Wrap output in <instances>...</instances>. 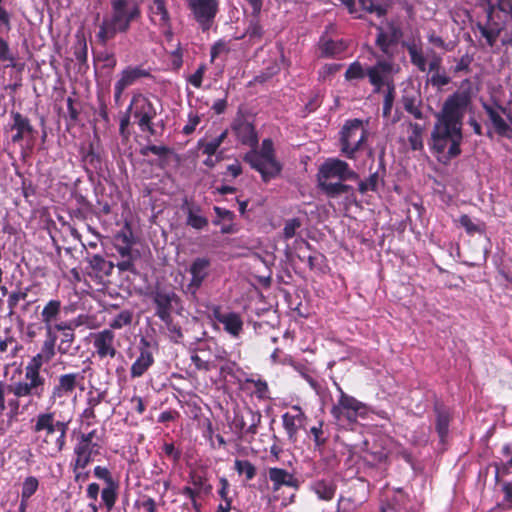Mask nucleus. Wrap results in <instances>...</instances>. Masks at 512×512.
<instances>
[{
	"label": "nucleus",
	"mask_w": 512,
	"mask_h": 512,
	"mask_svg": "<svg viewBox=\"0 0 512 512\" xmlns=\"http://www.w3.org/2000/svg\"><path fill=\"white\" fill-rule=\"evenodd\" d=\"M365 456L364 459L371 465L385 463L389 456V451L384 447L381 441H375L371 446L368 442H364Z\"/></svg>",
	"instance_id": "obj_34"
},
{
	"label": "nucleus",
	"mask_w": 512,
	"mask_h": 512,
	"mask_svg": "<svg viewBox=\"0 0 512 512\" xmlns=\"http://www.w3.org/2000/svg\"><path fill=\"white\" fill-rule=\"evenodd\" d=\"M212 317L223 326L224 331L232 338L238 339L243 333L244 321L241 314L234 311H223L218 305L212 307Z\"/></svg>",
	"instance_id": "obj_18"
},
{
	"label": "nucleus",
	"mask_w": 512,
	"mask_h": 512,
	"mask_svg": "<svg viewBox=\"0 0 512 512\" xmlns=\"http://www.w3.org/2000/svg\"><path fill=\"white\" fill-rule=\"evenodd\" d=\"M261 418L262 415L259 411L246 407L234 414L232 425L240 436L250 435L254 437L258 432Z\"/></svg>",
	"instance_id": "obj_17"
},
{
	"label": "nucleus",
	"mask_w": 512,
	"mask_h": 512,
	"mask_svg": "<svg viewBox=\"0 0 512 512\" xmlns=\"http://www.w3.org/2000/svg\"><path fill=\"white\" fill-rule=\"evenodd\" d=\"M246 383L252 384L254 386V388H255L254 394L256 395V397L258 399L264 400V399L270 398L269 387L265 380H262L260 378H258V379L248 378V379H246Z\"/></svg>",
	"instance_id": "obj_49"
},
{
	"label": "nucleus",
	"mask_w": 512,
	"mask_h": 512,
	"mask_svg": "<svg viewBox=\"0 0 512 512\" xmlns=\"http://www.w3.org/2000/svg\"><path fill=\"white\" fill-rule=\"evenodd\" d=\"M203 344L198 347V353L191 355V361L198 370L209 371L212 368V363L209 359H205L200 353L204 352Z\"/></svg>",
	"instance_id": "obj_52"
},
{
	"label": "nucleus",
	"mask_w": 512,
	"mask_h": 512,
	"mask_svg": "<svg viewBox=\"0 0 512 512\" xmlns=\"http://www.w3.org/2000/svg\"><path fill=\"white\" fill-rule=\"evenodd\" d=\"M133 313L130 310H122L109 323L110 329H122L131 324Z\"/></svg>",
	"instance_id": "obj_47"
},
{
	"label": "nucleus",
	"mask_w": 512,
	"mask_h": 512,
	"mask_svg": "<svg viewBox=\"0 0 512 512\" xmlns=\"http://www.w3.org/2000/svg\"><path fill=\"white\" fill-rule=\"evenodd\" d=\"M10 116L12 122L6 126L5 131L12 132L11 142L19 145L22 156L26 157L35 146L37 130L30 119L21 113L12 111Z\"/></svg>",
	"instance_id": "obj_8"
},
{
	"label": "nucleus",
	"mask_w": 512,
	"mask_h": 512,
	"mask_svg": "<svg viewBox=\"0 0 512 512\" xmlns=\"http://www.w3.org/2000/svg\"><path fill=\"white\" fill-rule=\"evenodd\" d=\"M459 224L466 230L468 234L474 233H482L483 225L480 223L474 222L468 215H461L459 220Z\"/></svg>",
	"instance_id": "obj_54"
},
{
	"label": "nucleus",
	"mask_w": 512,
	"mask_h": 512,
	"mask_svg": "<svg viewBox=\"0 0 512 512\" xmlns=\"http://www.w3.org/2000/svg\"><path fill=\"white\" fill-rule=\"evenodd\" d=\"M127 110L132 113L135 122L142 132H148L151 135L155 134L156 131L152 121L157 116V109L148 97L141 93H135Z\"/></svg>",
	"instance_id": "obj_11"
},
{
	"label": "nucleus",
	"mask_w": 512,
	"mask_h": 512,
	"mask_svg": "<svg viewBox=\"0 0 512 512\" xmlns=\"http://www.w3.org/2000/svg\"><path fill=\"white\" fill-rule=\"evenodd\" d=\"M107 391L100 389H91L87 392L86 396V407L80 414V420L86 427L93 426L98 422L97 409L106 401Z\"/></svg>",
	"instance_id": "obj_22"
},
{
	"label": "nucleus",
	"mask_w": 512,
	"mask_h": 512,
	"mask_svg": "<svg viewBox=\"0 0 512 512\" xmlns=\"http://www.w3.org/2000/svg\"><path fill=\"white\" fill-rule=\"evenodd\" d=\"M301 226V221L298 218H292L285 223L283 234L285 239H290L295 236L297 229Z\"/></svg>",
	"instance_id": "obj_64"
},
{
	"label": "nucleus",
	"mask_w": 512,
	"mask_h": 512,
	"mask_svg": "<svg viewBox=\"0 0 512 512\" xmlns=\"http://www.w3.org/2000/svg\"><path fill=\"white\" fill-rule=\"evenodd\" d=\"M434 412L436 415L435 428L441 439L444 441L445 437L449 432V424H450V413L448 409L440 404H436L434 407Z\"/></svg>",
	"instance_id": "obj_37"
},
{
	"label": "nucleus",
	"mask_w": 512,
	"mask_h": 512,
	"mask_svg": "<svg viewBox=\"0 0 512 512\" xmlns=\"http://www.w3.org/2000/svg\"><path fill=\"white\" fill-rule=\"evenodd\" d=\"M146 77H150V72L142 66H127L119 74V78L116 83L124 89H127L137 83L140 79Z\"/></svg>",
	"instance_id": "obj_31"
},
{
	"label": "nucleus",
	"mask_w": 512,
	"mask_h": 512,
	"mask_svg": "<svg viewBox=\"0 0 512 512\" xmlns=\"http://www.w3.org/2000/svg\"><path fill=\"white\" fill-rule=\"evenodd\" d=\"M182 209L185 211L187 218L186 224L196 230H202L208 225L207 217L202 215V208L187 199L184 201Z\"/></svg>",
	"instance_id": "obj_30"
},
{
	"label": "nucleus",
	"mask_w": 512,
	"mask_h": 512,
	"mask_svg": "<svg viewBox=\"0 0 512 512\" xmlns=\"http://www.w3.org/2000/svg\"><path fill=\"white\" fill-rule=\"evenodd\" d=\"M358 178V174L349 167L347 162L337 158L327 159L320 166L317 174L318 186L327 197H344L348 201L355 199L354 188L343 182Z\"/></svg>",
	"instance_id": "obj_3"
},
{
	"label": "nucleus",
	"mask_w": 512,
	"mask_h": 512,
	"mask_svg": "<svg viewBox=\"0 0 512 512\" xmlns=\"http://www.w3.org/2000/svg\"><path fill=\"white\" fill-rule=\"evenodd\" d=\"M25 383L29 384V380H27L26 374L24 373V378L21 381H17L14 384L7 385L8 393H12L14 398L9 399L7 406L9 408L8 417L10 420L17 421L18 416L23 412L24 408L21 409L20 399L25 397L36 398L38 400L44 397L47 386H42V389L36 390V388L32 387L31 389L23 388Z\"/></svg>",
	"instance_id": "obj_13"
},
{
	"label": "nucleus",
	"mask_w": 512,
	"mask_h": 512,
	"mask_svg": "<svg viewBox=\"0 0 512 512\" xmlns=\"http://www.w3.org/2000/svg\"><path fill=\"white\" fill-rule=\"evenodd\" d=\"M70 420L57 419L54 411H43L31 419L37 452L46 458L62 453L67 443Z\"/></svg>",
	"instance_id": "obj_2"
},
{
	"label": "nucleus",
	"mask_w": 512,
	"mask_h": 512,
	"mask_svg": "<svg viewBox=\"0 0 512 512\" xmlns=\"http://www.w3.org/2000/svg\"><path fill=\"white\" fill-rule=\"evenodd\" d=\"M268 475L273 483V491H278L282 486L296 488L297 479L287 470L277 467L269 468Z\"/></svg>",
	"instance_id": "obj_32"
},
{
	"label": "nucleus",
	"mask_w": 512,
	"mask_h": 512,
	"mask_svg": "<svg viewBox=\"0 0 512 512\" xmlns=\"http://www.w3.org/2000/svg\"><path fill=\"white\" fill-rule=\"evenodd\" d=\"M483 109L493 127L494 132L504 138H512V126L504 119L503 115H507L512 123V116L509 115L507 109L500 105H491L483 103Z\"/></svg>",
	"instance_id": "obj_19"
},
{
	"label": "nucleus",
	"mask_w": 512,
	"mask_h": 512,
	"mask_svg": "<svg viewBox=\"0 0 512 512\" xmlns=\"http://www.w3.org/2000/svg\"><path fill=\"white\" fill-rule=\"evenodd\" d=\"M3 0H0V33L11 30V13L3 6Z\"/></svg>",
	"instance_id": "obj_60"
},
{
	"label": "nucleus",
	"mask_w": 512,
	"mask_h": 512,
	"mask_svg": "<svg viewBox=\"0 0 512 512\" xmlns=\"http://www.w3.org/2000/svg\"><path fill=\"white\" fill-rule=\"evenodd\" d=\"M323 423L319 422L317 426H313L310 428V433L313 436V440L316 448H321L325 445L327 438L324 436V432L322 429Z\"/></svg>",
	"instance_id": "obj_61"
},
{
	"label": "nucleus",
	"mask_w": 512,
	"mask_h": 512,
	"mask_svg": "<svg viewBox=\"0 0 512 512\" xmlns=\"http://www.w3.org/2000/svg\"><path fill=\"white\" fill-rule=\"evenodd\" d=\"M234 469L238 474H244L247 480H252L256 475V467L248 460L236 459Z\"/></svg>",
	"instance_id": "obj_48"
},
{
	"label": "nucleus",
	"mask_w": 512,
	"mask_h": 512,
	"mask_svg": "<svg viewBox=\"0 0 512 512\" xmlns=\"http://www.w3.org/2000/svg\"><path fill=\"white\" fill-rule=\"evenodd\" d=\"M210 270L211 260L208 257H197L193 259L188 269L191 280L187 284V293L195 297L205 279L209 276Z\"/></svg>",
	"instance_id": "obj_21"
},
{
	"label": "nucleus",
	"mask_w": 512,
	"mask_h": 512,
	"mask_svg": "<svg viewBox=\"0 0 512 512\" xmlns=\"http://www.w3.org/2000/svg\"><path fill=\"white\" fill-rule=\"evenodd\" d=\"M340 134V150L342 154L349 159H354L355 153L361 149L362 144L368 136V131L363 121L359 119L346 121Z\"/></svg>",
	"instance_id": "obj_9"
},
{
	"label": "nucleus",
	"mask_w": 512,
	"mask_h": 512,
	"mask_svg": "<svg viewBox=\"0 0 512 512\" xmlns=\"http://www.w3.org/2000/svg\"><path fill=\"white\" fill-rule=\"evenodd\" d=\"M139 354L130 368L132 379L142 377L154 364V352L156 348L145 338H142L138 346Z\"/></svg>",
	"instance_id": "obj_20"
},
{
	"label": "nucleus",
	"mask_w": 512,
	"mask_h": 512,
	"mask_svg": "<svg viewBox=\"0 0 512 512\" xmlns=\"http://www.w3.org/2000/svg\"><path fill=\"white\" fill-rule=\"evenodd\" d=\"M111 12L105 16L96 35L105 45L118 33H126L131 23L140 17V8L134 0H110Z\"/></svg>",
	"instance_id": "obj_4"
},
{
	"label": "nucleus",
	"mask_w": 512,
	"mask_h": 512,
	"mask_svg": "<svg viewBox=\"0 0 512 512\" xmlns=\"http://www.w3.org/2000/svg\"><path fill=\"white\" fill-rule=\"evenodd\" d=\"M399 38L400 34L395 28H390L389 30H384L381 27L377 28L376 45L383 54L389 57L394 55V50Z\"/></svg>",
	"instance_id": "obj_28"
},
{
	"label": "nucleus",
	"mask_w": 512,
	"mask_h": 512,
	"mask_svg": "<svg viewBox=\"0 0 512 512\" xmlns=\"http://www.w3.org/2000/svg\"><path fill=\"white\" fill-rule=\"evenodd\" d=\"M119 482L105 485L101 490V500L107 512H110L118 498Z\"/></svg>",
	"instance_id": "obj_40"
},
{
	"label": "nucleus",
	"mask_w": 512,
	"mask_h": 512,
	"mask_svg": "<svg viewBox=\"0 0 512 512\" xmlns=\"http://www.w3.org/2000/svg\"><path fill=\"white\" fill-rule=\"evenodd\" d=\"M380 182H382L381 177L379 176L378 172H374L367 179L361 180L359 182L358 191L361 194H365L368 191L376 192L378 190Z\"/></svg>",
	"instance_id": "obj_45"
},
{
	"label": "nucleus",
	"mask_w": 512,
	"mask_h": 512,
	"mask_svg": "<svg viewBox=\"0 0 512 512\" xmlns=\"http://www.w3.org/2000/svg\"><path fill=\"white\" fill-rule=\"evenodd\" d=\"M73 450L94 459L95 456L100 454L101 444L90 443L77 438V442Z\"/></svg>",
	"instance_id": "obj_42"
},
{
	"label": "nucleus",
	"mask_w": 512,
	"mask_h": 512,
	"mask_svg": "<svg viewBox=\"0 0 512 512\" xmlns=\"http://www.w3.org/2000/svg\"><path fill=\"white\" fill-rule=\"evenodd\" d=\"M79 155L86 171H88L89 168L94 170L101 169L102 159L92 142L82 144L79 149Z\"/></svg>",
	"instance_id": "obj_33"
},
{
	"label": "nucleus",
	"mask_w": 512,
	"mask_h": 512,
	"mask_svg": "<svg viewBox=\"0 0 512 512\" xmlns=\"http://www.w3.org/2000/svg\"><path fill=\"white\" fill-rule=\"evenodd\" d=\"M57 334L54 330H45V339L41 345L40 351L34 355L29 362L26 364L24 368V373L26 374L27 380H29V384L25 383L23 388L25 390L28 388H38L42 389V386H47V379L41 373V368L44 364L49 363L56 355L57 347Z\"/></svg>",
	"instance_id": "obj_5"
},
{
	"label": "nucleus",
	"mask_w": 512,
	"mask_h": 512,
	"mask_svg": "<svg viewBox=\"0 0 512 512\" xmlns=\"http://www.w3.org/2000/svg\"><path fill=\"white\" fill-rule=\"evenodd\" d=\"M263 33V27L258 20H252L246 29V35H248L251 40L261 39Z\"/></svg>",
	"instance_id": "obj_63"
},
{
	"label": "nucleus",
	"mask_w": 512,
	"mask_h": 512,
	"mask_svg": "<svg viewBox=\"0 0 512 512\" xmlns=\"http://www.w3.org/2000/svg\"><path fill=\"white\" fill-rule=\"evenodd\" d=\"M403 108L416 119H422L420 93L413 87H406L401 98Z\"/></svg>",
	"instance_id": "obj_29"
},
{
	"label": "nucleus",
	"mask_w": 512,
	"mask_h": 512,
	"mask_svg": "<svg viewBox=\"0 0 512 512\" xmlns=\"http://www.w3.org/2000/svg\"><path fill=\"white\" fill-rule=\"evenodd\" d=\"M61 313V302L56 299L48 301L41 312V320L45 330H54L53 323L58 320Z\"/></svg>",
	"instance_id": "obj_35"
},
{
	"label": "nucleus",
	"mask_w": 512,
	"mask_h": 512,
	"mask_svg": "<svg viewBox=\"0 0 512 512\" xmlns=\"http://www.w3.org/2000/svg\"><path fill=\"white\" fill-rule=\"evenodd\" d=\"M307 417L300 406L293 405L291 411L282 415V424L290 441H296L298 431L304 427Z\"/></svg>",
	"instance_id": "obj_25"
},
{
	"label": "nucleus",
	"mask_w": 512,
	"mask_h": 512,
	"mask_svg": "<svg viewBox=\"0 0 512 512\" xmlns=\"http://www.w3.org/2000/svg\"><path fill=\"white\" fill-rule=\"evenodd\" d=\"M115 249L121 258H127L132 255V242L126 233H119L115 237Z\"/></svg>",
	"instance_id": "obj_43"
},
{
	"label": "nucleus",
	"mask_w": 512,
	"mask_h": 512,
	"mask_svg": "<svg viewBox=\"0 0 512 512\" xmlns=\"http://www.w3.org/2000/svg\"><path fill=\"white\" fill-rule=\"evenodd\" d=\"M470 103L467 91H457L445 100L431 133L432 148L437 154L446 153V158L452 159L461 153L463 118Z\"/></svg>",
	"instance_id": "obj_1"
},
{
	"label": "nucleus",
	"mask_w": 512,
	"mask_h": 512,
	"mask_svg": "<svg viewBox=\"0 0 512 512\" xmlns=\"http://www.w3.org/2000/svg\"><path fill=\"white\" fill-rule=\"evenodd\" d=\"M503 500L497 507L491 509V512H498L500 507L512 508V483H502Z\"/></svg>",
	"instance_id": "obj_57"
},
{
	"label": "nucleus",
	"mask_w": 512,
	"mask_h": 512,
	"mask_svg": "<svg viewBox=\"0 0 512 512\" xmlns=\"http://www.w3.org/2000/svg\"><path fill=\"white\" fill-rule=\"evenodd\" d=\"M95 354L99 359L114 358L117 349L114 345L115 334L111 329H104L102 331L90 334Z\"/></svg>",
	"instance_id": "obj_23"
},
{
	"label": "nucleus",
	"mask_w": 512,
	"mask_h": 512,
	"mask_svg": "<svg viewBox=\"0 0 512 512\" xmlns=\"http://www.w3.org/2000/svg\"><path fill=\"white\" fill-rule=\"evenodd\" d=\"M407 51L411 63L417 67L420 72H436L440 71L442 57L433 49L423 51L422 47L416 43L407 44Z\"/></svg>",
	"instance_id": "obj_15"
},
{
	"label": "nucleus",
	"mask_w": 512,
	"mask_h": 512,
	"mask_svg": "<svg viewBox=\"0 0 512 512\" xmlns=\"http://www.w3.org/2000/svg\"><path fill=\"white\" fill-rule=\"evenodd\" d=\"M487 17V24L478 23L477 27L481 33V36L486 39L487 44L492 47L496 43L501 27L498 23L493 21V13H494V4L489 2L487 7H484Z\"/></svg>",
	"instance_id": "obj_27"
},
{
	"label": "nucleus",
	"mask_w": 512,
	"mask_h": 512,
	"mask_svg": "<svg viewBox=\"0 0 512 512\" xmlns=\"http://www.w3.org/2000/svg\"><path fill=\"white\" fill-rule=\"evenodd\" d=\"M84 375L81 372H70L59 375L49 393L51 405L69 398L83 384Z\"/></svg>",
	"instance_id": "obj_14"
},
{
	"label": "nucleus",
	"mask_w": 512,
	"mask_h": 512,
	"mask_svg": "<svg viewBox=\"0 0 512 512\" xmlns=\"http://www.w3.org/2000/svg\"><path fill=\"white\" fill-rule=\"evenodd\" d=\"M75 341L74 331H67L62 333L60 343L57 346V351L60 355H67Z\"/></svg>",
	"instance_id": "obj_53"
},
{
	"label": "nucleus",
	"mask_w": 512,
	"mask_h": 512,
	"mask_svg": "<svg viewBox=\"0 0 512 512\" xmlns=\"http://www.w3.org/2000/svg\"><path fill=\"white\" fill-rule=\"evenodd\" d=\"M502 461L503 465L500 470V468L496 469V480L499 482V474L502 472L503 474L509 473V471L512 469V443L505 444L502 447Z\"/></svg>",
	"instance_id": "obj_46"
},
{
	"label": "nucleus",
	"mask_w": 512,
	"mask_h": 512,
	"mask_svg": "<svg viewBox=\"0 0 512 512\" xmlns=\"http://www.w3.org/2000/svg\"><path fill=\"white\" fill-rule=\"evenodd\" d=\"M189 482L199 492L200 495H208L212 492V485L209 484L208 479L204 474L191 471L189 473Z\"/></svg>",
	"instance_id": "obj_41"
},
{
	"label": "nucleus",
	"mask_w": 512,
	"mask_h": 512,
	"mask_svg": "<svg viewBox=\"0 0 512 512\" xmlns=\"http://www.w3.org/2000/svg\"><path fill=\"white\" fill-rule=\"evenodd\" d=\"M38 486L39 482L36 477L29 476L25 478L22 485L21 498L23 500H29L30 497L37 491Z\"/></svg>",
	"instance_id": "obj_50"
},
{
	"label": "nucleus",
	"mask_w": 512,
	"mask_h": 512,
	"mask_svg": "<svg viewBox=\"0 0 512 512\" xmlns=\"http://www.w3.org/2000/svg\"><path fill=\"white\" fill-rule=\"evenodd\" d=\"M93 475L104 482L105 485L118 482L113 476L111 471L104 466H95L93 469Z\"/></svg>",
	"instance_id": "obj_58"
},
{
	"label": "nucleus",
	"mask_w": 512,
	"mask_h": 512,
	"mask_svg": "<svg viewBox=\"0 0 512 512\" xmlns=\"http://www.w3.org/2000/svg\"><path fill=\"white\" fill-rule=\"evenodd\" d=\"M339 394L336 403L331 408V415L339 426L347 427L357 423L358 419H366L370 413V407L344 392L342 387L334 381Z\"/></svg>",
	"instance_id": "obj_7"
},
{
	"label": "nucleus",
	"mask_w": 512,
	"mask_h": 512,
	"mask_svg": "<svg viewBox=\"0 0 512 512\" xmlns=\"http://www.w3.org/2000/svg\"><path fill=\"white\" fill-rule=\"evenodd\" d=\"M221 144L215 139L210 140L201 139L198 141V147L203 154L207 156H214Z\"/></svg>",
	"instance_id": "obj_55"
},
{
	"label": "nucleus",
	"mask_w": 512,
	"mask_h": 512,
	"mask_svg": "<svg viewBox=\"0 0 512 512\" xmlns=\"http://www.w3.org/2000/svg\"><path fill=\"white\" fill-rule=\"evenodd\" d=\"M89 266L99 279L108 277L112 274L115 264L106 260L99 254H95L88 259Z\"/></svg>",
	"instance_id": "obj_36"
},
{
	"label": "nucleus",
	"mask_w": 512,
	"mask_h": 512,
	"mask_svg": "<svg viewBox=\"0 0 512 512\" xmlns=\"http://www.w3.org/2000/svg\"><path fill=\"white\" fill-rule=\"evenodd\" d=\"M428 83H430L433 87L441 88L450 83V78L440 71H436L432 73V75L428 78Z\"/></svg>",
	"instance_id": "obj_62"
},
{
	"label": "nucleus",
	"mask_w": 512,
	"mask_h": 512,
	"mask_svg": "<svg viewBox=\"0 0 512 512\" xmlns=\"http://www.w3.org/2000/svg\"><path fill=\"white\" fill-rule=\"evenodd\" d=\"M347 46L343 40H322L320 44L321 54L324 57H335L346 50Z\"/></svg>",
	"instance_id": "obj_39"
},
{
	"label": "nucleus",
	"mask_w": 512,
	"mask_h": 512,
	"mask_svg": "<svg viewBox=\"0 0 512 512\" xmlns=\"http://www.w3.org/2000/svg\"><path fill=\"white\" fill-rule=\"evenodd\" d=\"M149 17L152 23L164 30L165 35H172L171 19L166 7V0H152L149 6Z\"/></svg>",
	"instance_id": "obj_26"
},
{
	"label": "nucleus",
	"mask_w": 512,
	"mask_h": 512,
	"mask_svg": "<svg viewBox=\"0 0 512 512\" xmlns=\"http://www.w3.org/2000/svg\"><path fill=\"white\" fill-rule=\"evenodd\" d=\"M94 459L83 454H80L73 450V458L70 462L71 470H79L80 468L86 469V467L93 461Z\"/></svg>",
	"instance_id": "obj_56"
},
{
	"label": "nucleus",
	"mask_w": 512,
	"mask_h": 512,
	"mask_svg": "<svg viewBox=\"0 0 512 512\" xmlns=\"http://www.w3.org/2000/svg\"><path fill=\"white\" fill-rule=\"evenodd\" d=\"M311 490L320 500L330 501L336 492V485L326 480H317L311 484Z\"/></svg>",
	"instance_id": "obj_38"
},
{
	"label": "nucleus",
	"mask_w": 512,
	"mask_h": 512,
	"mask_svg": "<svg viewBox=\"0 0 512 512\" xmlns=\"http://www.w3.org/2000/svg\"><path fill=\"white\" fill-rule=\"evenodd\" d=\"M190 17L202 32L209 31L215 23L220 10L219 0H186Z\"/></svg>",
	"instance_id": "obj_12"
},
{
	"label": "nucleus",
	"mask_w": 512,
	"mask_h": 512,
	"mask_svg": "<svg viewBox=\"0 0 512 512\" xmlns=\"http://www.w3.org/2000/svg\"><path fill=\"white\" fill-rule=\"evenodd\" d=\"M231 129L241 144L249 146L251 149L258 146L259 139L255 127L253 123L243 115H239L234 119Z\"/></svg>",
	"instance_id": "obj_24"
},
{
	"label": "nucleus",
	"mask_w": 512,
	"mask_h": 512,
	"mask_svg": "<svg viewBox=\"0 0 512 512\" xmlns=\"http://www.w3.org/2000/svg\"><path fill=\"white\" fill-rule=\"evenodd\" d=\"M155 316L170 329L172 313L180 306L179 296L172 290H156L153 293Z\"/></svg>",
	"instance_id": "obj_16"
},
{
	"label": "nucleus",
	"mask_w": 512,
	"mask_h": 512,
	"mask_svg": "<svg viewBox=\"0 0 512 512\" xmlns=\"http://www.w3.org/2000/svg\"><path fill=\"white\" fill-rule=\"evenodd\" d=\"M398 71V65L389 59H378L374 65L367 67L366 74L373 92L380 93L383 89L395 86L394 76Z\"/></svg>",
	"instance_id": "obj_10"
},
{
	"label": "nucleus",
	"mask_w": 512,
	"mask_h": 512,
	"mask_svg": "<svg viewBox=\"0 0 512 512\" xmlns=\"http://www.w3.org/2000/svg\"><path fill=\"white\" fill-rule=\"evenodd\" d=\"M243 159L260 173L265 183L278 177L282 171V164L276 158L274 143L270 138L264 139L260 148L248 151Z\"/></svg>",
	"instance_id": "obj_6"
},
{
	"label": "nucleus",
	"mask_w": 512,
	"mask_h": 512,
	"mask_svg": "<svg viewBox=\"0 0 512 512\" xmlns=\"http://www.w3.org/2000/svg\"><path fill=\"white\" fill-rule=\"evenodd\" d=\"M384 92V99H383V114L385 116L389 115L391 113L394 99H395V86H392V88H386L382 90Z\"/></svg>",
	"instance_id": "obj_59"
},
{
	"label": "nucleus",
	"mask_w": 512,
	"mask_h": 512,
	"mask_svg": "<svg viewBox=\"0 0 512 512\" xmlns=\"http://www.w3.org/2000/svg\"><path fill=\"white\" fill-rule=\"evenodd\" d=\"M410 133L408 136V143L412 150H422L423 149V139H422V133L423 129L422 127L417 123H410Z\"/></svg>",
	"instance_id": "obj_44"
},
{
	"label": "nucleus",
	"mask_w": 512,
	"mask_h": 512,
	"mask_svg": "<svg viewBox=\"0 0 512 512\" xmlns=\"http://www.w3.org/2000/svg\"><path fill=\"white\" fill-rule=\"evenodd\" d=\"M365 76H367L366 69L358 61L351 63L345 72V79L348 81L360 80Z\"/></svg>",
	"instance_id": "obj_51"
}]
</instances>
